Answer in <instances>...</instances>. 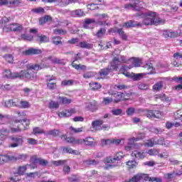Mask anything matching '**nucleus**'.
Listing matches in <instances>:
<instances>
[{
    "instance_id": "bb28decb",
    "label": "nucleus",
    "mask_w": 182,
    "mask_h": 182,
    "mask_svg": "<svg viewBox=\"0 0 182 182\" xmlns=\"http://www.w3.org/2000/svg\"><path fill=\"white\" fill-rule=\"evenodd\" d=\"M45 62H48V60H50L51 63H62V60L58 59L56 57L48 56L44 58Z\"/></svg>"
},
{
    "instance_id": "f704fd0d",
    "label": "nucleus",
    "mask_w": 182,
    "mask_h": 182,
    "mask_svg": "<svg viewBox=\"0 0 182 182\" xmlns=\"http://www.w3.org/2000/svg\"><path fill=\"white\" fill-rule=\"evenodd\" d=\"M163 89V81H159L153 85V90L155 92H160Z\"/></svg>"
},
{
    "instance_id": "37998d69",
    "label": "nucleus",
    "mask_w": 182,
    "mask_h": 182,
    "mask_svg": "<svg viewBox=\"0 0 182 182\" xmlns=\"http://www.w3.org/2000/svg\"><path fill=\"white\" fill-rule=\"evenodd\" d=\"M87 107L90 110H96L97 109V102L96 101L91 102L87 104Z\"/></svg>"
},
{
    "instance_id": "a211bd4d",
    "label": "nucleus",
    "mask_w": 182,
    "mask_h": 182,
    "mask_svg": "<svg viewBox=\"0 0 182 182\" xmlns=\"http://www.w3.org/2000/svg\"><path fill=\"white\" fill-rule=\"evenodd\" d=\"M181 35V33L178 31H166L163 33V36L164 38H178Z\"/></svg>"
},
{
    "instance_id": "cd10ccee",
    "label": "nucleus",
    "mask_w": 182,
    "mask_h": 182,
    "mask_svg": "<svg viewBox=\"0 0 182 182\" xmlns=\"http://www.w3.org/2000/svg\"><path fill=\"white\" fill-rule=\"evenodd\" d=\"M21 39L23 41H26V42H32V41L35 39V36H33L32 34L23 33L21 34Z\"/></svg>"
},
{
    "instance_id": "338daca9",
    "label": "nucleus",
    "mask_w": 182,
    "mask_h": 182,
    "mask_svg": "<svg viewBox=\"0 0 182 182\" xmlns=\"http://www.w3.org/2000/svg\"><path fill=\"white\" fill-rule=\"evenodd\" d=\"M124 156V155L123 154V152H118L114 158L117 161H119V160H122V158Z\"/></svg>"
},
{
    "instance_id": "603ef678",
    "label": "nucleus",
    "mask_w": 182,
    "mask_h": 182,
    "mask_svg": "<svg viewBox=\"0 0 182 182\" xmlns=\"http://www.w3.org/2000/svg\"><path fill=\"white\" fill-rule=\"evenodd\" d=\"M73 85V80H65L61 82V86H72Z\"/></svg>"
},
{
    "instance_id": "412c9836",
    "label": "nucleus",
    "mask_w": 182,
    "mask_h": 182,
    "mask_svg": "<svg viewBox=\"0 0 182 182\" xmlns=\"http://www.w3.org/2000/svg\"><path fill=\"white\" fill-rule=\"evenodd\" d=\"M53 21V18L49 15H46L43 17H41L38 19L39 25H45V23L48 22H52Z\"/></svg>"
},
{
    "instance_id": "39448f33",
    "label": "nucleus",
    "mask_w": 182,
    "mask_h": 182,
    "mask_svg": "<svg viewBox=\"0 0 182 182\" xmlns=\"http://www.w3.org/2000/svg\"><path fill=\"white\" fill-rule=\"evenodd\" d=\"M15 123H21L18 126L17 128H11V130L12 133H16L18 132H21V130H26L28 127H29V125L31 124V122L29 119H16Z\"/></svg>"
},
{
    "instance_id": "ea45409f",
    "label": "nucleus",
    "mask_w": 182,
    "mask_h": 182,
    "mask_svg": "<svg viewBox=\"0 0 182 182\" xmlns=\"http://www.w3.org/2000/svg\"><path fill=\"white\" fill-rule=\"evenodd\" d=\"M69 182H80V178L77 175H72L68 177Z\"/></svg>"
},
{
    "instance_id": "79ce46f5",
    "label": "nucleus",
    "mask_w": 182,
    "mask_h": 182,
    "mask_svg": "<svg viewBox=\"0 0 182 182\" xmlns=\"http://www.w3.org/2000/svg\"><path fill=\"white\" fill-rule=\"evenodd\" d=\"M83 164H85V166H92V165L95 166L96 164H99V162L95 159H92V160L88 159V160L84 161Z\"/></svg>"
},
{
    "instance_id": "864d4df0",
    "label": "nucleus",
    "mask_w": 182,
    "mask_h": 182,
    "mask_svg": "<svg viewBox=\"0 0 182 182\" xmlns=\"http://www.w3.org/2000/svg\"><path fill=\"white\" fill-rule=\"evenodd\" d=\"M133 62L132 64L135 66V68H139L141 65V60L136 58H132Z\"/></svg>"
},
{
    "instance_id": "6e6d98bb",
    "label": "nucleus",
    "mask_w": 182,
    "mask_h": 182,
    "mask_svg": "<svg viewBox=\"0 0 182 182\" xmlns=\"http://www.w3.org/2000/svg\"><path fill=\"white\" fill-rule=\"evenodd\" d=\"M20 107H21L23 109H28V107H31V105L28 101H23L21 100L20 102Z\"/></svg>"
},
{
    "instance_id": "774afa93",
    "label": "nucleus",
    "mask_w": 182,
    "mask_h": 182,
    "mask_svg": "<svg viewBox=\"0 0 182 182\" xmlns=\"http://www.w3.org/2000/svg\"><path fill=\"white\" fill-rule=\"evenodd\" d=\"M135 109L134 107H129L127 110V114L128 116H132V114H134Z\"/></svg>"
},
{
    "instance_id": "ddd939ff",
    "label": "nucleus",
    "mask_w": 182,
    "mask_h": 182,
    "mask_svg": "<svg viewBox=\"0 0 182 182\" xmlns=\"http://www.w3.org/2000/svg\"><path fill=\"white\" fill-rule=\"evenodd\" d=\"M143 23H137L133 20H129L122 24V28H126V29H130V28H141Z\"/></svg>"
},
{
    "instance_id": "72a5a7b5",
    "label": "nucleus",
    "mask_w": 182,
    "mask_h": 182,
    "mask_svg": "<svg viewBox=\"0 0 182 182\" xmlns=\"http://www.w3.org/2000/svg\"><path fill=\"white\" fill-rule=\"evenodd\" d=\"M30 165H25L23 166H19L18 168V174H19V176H23V174H25V173H26V170H28V167H29Z\"/></svg>"
},
{
    "instance_id": "dca6fc26",
    "label": "nucleus",
    "mask_w": 182,
    "mask_h": 182,
    "mask_svg": "<svg viewBox=\"0 0 182 182\" xmlns=\"http://www.w3.org/2000/svg\"><path fill=\"white\" fill-rule=\"evenodd\" d=\"M41 53H42V50L36 48H30L23 51V55H25L26 56H30L31 55H41Z\"/></svg>"
},
{
    "instance_id": "3c124183",
    "label": "nucleus",
    "mask_w": 182,
    "mask_h": 182,
    "mask_svg": "<svg viewBox=\"0 0 182 182\" xmlns=\"http://www.w3.org/2000/svg\"><path fill=\"white\" fill-rule=\"evenodd\" d=\"M116 158L108 156L105 159V163H107L109 164H113V163H116Z\"/></svg>"
},
{
    "instance_id": "0eeeda50",
    "label": "nucleus",
    "mask_w": 182,
    "mask_h": 182,
    "mask_svg": "<svg viewBox=\"0 0 182 182\" xmlns=\"http://www.w3.org/2000/svg\"><path fill=\"white\" fill-rule=\"evenodd\" d=\"M0 156L1 158V164H4V163H8V161H16L19 159L26 158V155H20L18 157H16L11 154V153L0 154Z\"/></svg>"
},
{
    "instance_id": "4be33fe9",
    "label": "nucleus",
    "mask_w": 182,
    "mask_h": 182,
    "mask_svg": "<svg viewBox=\"0 0 182 182\" xmlns=\"http://www.w3.org/2000/svg\"><path fill=\"white\" fill-rule=\"evenodd\" d=\"M102 124H103V120H95L92 122V127L95 130H102Z\"/></svg>"
},
{
    "instance_id": "c85d7f7f",
    "label": "nucleus",
    "mask_w": 182,
    "mask_h": 182,
    "mask_svg": "<svg viewBox=\"0 0 182 182\" xmlns=\"http://www.w3.org/2000/svg\"><path fill=\"white\" fill-rule=\"evenodd\" d=\"M72 113H74L73 109H68L61 112L58 114L59 117H70Z\"/></svg>"
},
{
    "instance_id": "8fccbe9b",
    "label": "nucleus",
    "mask_w": 182,
    "mask_h": 182,
    "mask_svg": "<svg viewBox=\"0 0 182 182\" xmlns=\"http://www.w3.org/2000/svg\"><path fill=\"white\" fill-rule=\"evenodd\" d=\"M31 11L33 12V14H45V9L43 7L33 9Z\"/></svg>"
},
{
    "instance_id": "052dcab7",
    "label": "nucleus",
    "mask_w": 182,
    "mask_h": 182,
    "mask_svg": "<svg viewBox=\"0 0 182 182\" xmlns=\"http://www.w3.org/2000/svg\"><path fill=\"white\" fill-rule=\"evenodd\" d=\"M114 89H117V90H124L125 89H127V85L118 84L114 86Z\"/></svg>"
},
{
    "instance_id": "bf43d9fd",
    "label": "nucleus",
    "mask_w": 182,
    "mask_h": 182,
    "mask_svg": "<svg viewBox=\"0 0 182 182\" xmlns=\"http://www.w3.org/2000/svg\"><path fill=\"white\" fill-rule=\"evenodd\" d=\"M112 114H114V116H120V114H122V113H123V109H112Z\"/></svg>"
},
{
    "instance_id": "e2e57ef3",
    "label": "nucleus",
    "mask_w": 182,
    "mask_h": 182,
    "mask_svg": "<svg viewBox=\"0 0 182 182\" xmlns=\"http://www.w3.org/2000/svg\"><path fill=\"white\" fill-rule=\"evenodd\" d=\"M70 130L73 132L74 133H82L83 132V127L80 128H75L73 127H70Z\"/></svg>"
},
{
    "instance_id": "a878e982",
    "label": "nucleus",
    "mask_w": 182,
    "mask_h": 182,
    "mask_svg": "<svg viewBox=\"0 0 182 182\" xmlns=\"http://www.w3.org/2000/svg\"><path fill=\"white\" fill-rule=\"evenodd\" d=\"M71 15L74 16V18H82V16H85V13L81 9H77L73 11Z\"/></svg>"
},
{
    "instance_id": "de8ad7c7",
    "label": "nucleus",
    "mask_w": 182,
    "mask_h": 182,
    "mask_svg": "<svg viewBox=\"0 0 182 182\" xmlns=\"http://www.w3.org/2000/svg\"><path fill=\"white\" fill-rule=\"evenodd\" d=\"M63 153H69V154H76V151L72 149V148L69 147H63Z\"/></svg>"
},
{
    "instance_id": "2eb2a0df",
    "label": "nucleus",
    "mask_w": 182,
    "mask_h": 182,
    "mask_svg": "<svg viewBox=\"0 0 182 182\" xmlns=\"http://www.w3.org/2000/svg\"><path fill=\"white\" fill-rule=\"evenodd\" d=\"M139 4H140V1L135 0L133 4H126L125 8L127 9H130V8H132L133 11H141V7L139 6Z\"/></svg>"
},
{
    "instance_id": "1a4fd4ad",
    "label": "nucleus",
    "mask_w": 182,
    "mask_h": 182,
    "mask_svg": "<svg viewBox=\"0 0 182 182\" xmlns=\"http://www.w3.org/2000/svg\"><path fill=\"white\" fill-rule=\"evenodd\" d=\"M10 140L12 143L9 145V147H11L12 149L19 147V146H22V144H23V136H10Z\"/></svg>"
},
{
    "instance_id": "13d9d810",
    "label": "nucleus",
    "mask_w": 182,
    "mask_h": 182,
    "mask_svg": "<svg viewBox=\"0 0 182 182\" xmlns=\"http://www.w3.org/2000/svg\"><path fill=\"white\" fill-rule=\"evenodd\" d=\"M127 166H129V168H134L137 166V162L135 161H129L127 162Z\"/></svg>"
},
{
    "instance_id": "5fc2aeb1",
    "label": "nucleus",
    "mask_w": 182,
    "mask_h": 182,
    "mask_svg": "<svg viewBox=\"0 0 182 182\" xmlns=\"http://www.w3.org/2000/svg\"><path fill=\"white\" fill-rule=\"evenodd\" d=\"M138 89L140 90H147V89H149V84L140 82L138 84Z\"/></svg>"
},
{
    "instance_id": "69168bd1",
    "label": "nucleus",
    "mask_w": 182,
    "mask_h": 182,
    "mask_svg": "<svg viewBox=\"0 0 182 182\" xmlns=\"http://www.w3.org/2000/svg\"><path fill=\"white\" fill-rule=\"evenodd\" d=\"M173 116H174L175 120H178L179 119H181L182 114L180 111H177L174 112Z\"/></svg>"
},
{
    "instance_id": "c9c22d12",
    "label": "nucleus",
    "mask_w": 182,
    "mask_h": 182,
    "mask_svg": "<svg viewBox=\"0 0 182 182\" xmlns=\"http://www.w3.org/2000/svg\"><path fill=\"white\" fill-rule=\"evenodd\" d=\"M144 146H145V147H153L154 146H156V139L151 138L147 140L146 142L144 144Z\"/></svg>"
},
{
    "instance_id": "58836bf2",
    "label": "nucleus",
    "mask_w": 182,
    "mask_h": 182,
    "mask_svg": "<svg viewBox=\"0 0 182 182\" xmlns=\"http://www.w3.org/2000/svg\"><path fill=\"white\" fill-rule=\"evenodd\" d=\"M71 65H72L73 68H74L77 70H79V69H80L81 70H86V65H80V64L77 65V64L75 63V60L72 63Z\"/></svg>"
},
{
    "instance_id": "c756f323",
    "label": "nucleus",
    "mask_w": 182,
    "mask_h": 182,
    "mask_svg": "<svg viewBox=\"0 0 182 182\" xmlns=\"http://www.w3.org/2000/svg\"><path fill=\"white\" fill-rule=\"evenodd\" d=\"M65 141L70 144H80V143H82V141H80V139H75L73 136L68 137Z\"/></svg>"
},
{
    "instance_id": "b1692460",
    "label": "nucleus",
    "mask_w": 182,
    "mask_h": 182,
    "mask_svg": "<svg viewBox=\"0 0 182 182\" xmlns=\"http://www.w3.org/2000/svg\"><path fill=\"white\" fill-rule=\"evenodd\" d=\"M80 140L81 141L80 144H85V146H92L95 141V139L90 136Z\"/></svg>"
},
{
    "instance_id": "c03bdc74",
    "label": "nucleus",
    "mask_w": 182,
    "mask_h": 182,
    "mask_svg": "<svg viewBox=\"0 0 182 182\" xmlns=\"http://www.w3.org/2000/svg\"><path fill=\"white\" fill-rule=\"evenodd\" d=\"M33 134L36 136V134H45V130L40 127H34L33 129Z\"/></svg>"
},
{
    "instance_id": "393cba45",
    "label": "nucleus",
    "mask_w": 182,
    "mask_h": 182,
    "mask_svg": "<svg viewBox=\"0 0 182 182\" xmlns=\"http://www.w3.org/2000/svg\"><path fill=\"white\" fill-rule=\"evenodd\" d=\"M156 145L159 144L160 146H164V147H168L170 141L164 139V138H160L155 141Z\"/></svg>"
},
{
    "instance_id": "a18cd8bd",
    "label": "nucleus",
    "mask_w": 182,
    "mask_h": 182,
    "mask_svg": "<svg viewBox=\"0 0 182 182\" xmlns=\"http://www.w3.org/2000/svg\"><path fill=\"white\" fill-rule=\"evenodd\" d=\"M49 109H59V102L55 101H50L48 104Z\"/></svg>"
},
{
    "instance_id": "f03ea898",
    "label": "nucleus",
    "mask_w": 182,
    "mask_h": 182,
    "mask_svg": "<svg viewBox=\"0 0 182 182\" xmlns=\"http://www.w3.org/2000/svg\"><path fill=\"white\" fill-rule=\"evenodd\" d=\"M136 16H141L143 18L142 25L149 26L150 25H163L166 20L159 17L155 11H148L145 14H136Z\"/></svg>"
},
{
    "instance_id": "49530a36",
    "label": "nucleus",
    "mask_w": 182,
    "mask_h": 182,
    "mask_svg": "<svg viewBox=\"0 0 182 182\" xmlns=\"http://www.w3.org/2000/svg\"><path fill=\"white\" fill-rule=\"evenodd\" d=\"M53 32L55 35H66L68 33V31L63 28H55Z\"/></svg>"
},
{
    "instance_id": "aec40b11",
    "label": "nucleus",
    "mask_w": 182,
    "mask_h": 182,
    "mask_svg": "<svg viewBox=\"0 0 182 182\" xmlns=\"http://www.w3.org/2000/svg\"><path fill=\"white\" fill-rule=\"evenodd\" d=\"M146 116L148 119H159V117H160V112L149 110L147 111Z\"/></svg>"
},
{
    "instance_id": "473e14b6",
    "label": "nucleus",
    "mask_w": 182,
    "mask_h": 182,
    "mask_svg": "<svg viewBox=\"0 0 182 182\" xmlns=\"http://www.w3.org/2000/svg\"><path fill=\"white\" fill-rule=\"evenodd\" d=\"M60 134V131L58 129H51L46 132L47 136H53V137H56V136H59Z\"/></svg>"
},
{
    "instance_id": "4468645a",
    "label": "nucleus",
    "mask_w": 182,
    "mask_h": 182,
    "mask_svg": "<svg viewBox=\"0 0 182 182\" xmlns=\"http://www.w3.org/2000/svg\"><path fill=\"white\" fill-rule=\"evenodd\" d=\"M126 96L129 97V94L126 92H120L114 93V97L115 98L114 100V102L115 103H119V102H122V100H127L128 98H127Z\"/></svg>"
},
{
    "instance_id": "2f4dec72",
    "label": "nucleus",
    "mask_w": 182,
    "mask_h": 182,
    "mask_svg": "<svg viewBox=\"0 0 182 182\" xmlns=\"http://www.w3.org/2000/svg\"><path fill=\"white\" fill-rule=\"evenodd\" d=\"M106 35V28H100L97 32L95 33L96 38H98L99 39H102Z\"/></svg>"
},
{
    "instance_id": "4c0bfd02",
    "label": "nucleus",
    "mask_w": 182,
    "mask_h": 182,
    "mask_svg": "<svg viewBox=\"0 0 182 182\" xmlns=\"http://www.w3.org/2000/svg\"><path fill=\"white\" fill-rule=\"evenodd\" d=\"M90 87L91 90H99L102 85L99 82H90Z\"/></svg>"
},
{
    "instance_id": "f257e3e1",
    "label": "nucleus",
    "mask_w": 182,
    "mask_h": 182,
    "mask_svg": "<svg viewBox=\"0 0 182 182\" xmlns=\"http://www.w3.org/2000/svg\"><path fill=\"white\" fill-rule=\"evenodd\" d=\"M127 62V60L126 59V57L124 55H117V56L114 57L110 63V65H108L107 68L101 69L100 70V75L102 77H106L109 73H112V72H114V70H117L119 68V73H122V75H124L127 76V77H130V73L127 72L124 68L126 65L122 64V63H126Z\"/></svg>"
},
{
    "instance_id": "a19ab883",
    "label": "nucleus",
    "mask_w": 182,
    "mask_h": 182,
    "mask_svg": "<svg viewBox=\"0 0 182 182\" xmlns=\"http://www.w3.org/2000/svg\"><path fill=\"white\" fill-rule=\"evenodd\" d=\"M146 137V134L144 133H138L136 137H132V141H139V140H143Z\"/></svg>"
},
{
    "instance_id": "9d476101",
    "label": "nucleus",
    "mask_w": 182,
    "mask_h": 182,
    "mask_svg": "<svg viewBox=\"0 0 182 182\" xmlns=\"http://www.w3.org/2000/svg\"><path fill=\"white\" fill-rule=\"evenodd\" d=\"M144 69L148 70V72H146L144 74L143 73L136 74L135 76L136 79H140V77H143V75H154L156 73V70L153 67V63H151L145 64L144 65Z\"/></svg>"
},
{
    "instance_id": "680f3d73",
    "label": "nucleus",
    "mask_w": 182,
    "mask_h": 182,
    "mask_svg": "<svg viewBox=\"0 0 182 182\" xmlns=\"http://www.w3.org/2000/svg\"><path fill=\"white\" fill-rule=\"evenodd\" d=\"M78 42H79L78 38H73L68 41V43H69V45H76L77 44Z\"/></svg>"
},
{
    "instance_id": "f3484780",
    "label": "nucleus",
    "mask_w": 182,
    "mask_h": 182,
    "mask_svg": "<svg viewBox=\"0 0 182 182\" xmlns=\"http://www.w3.org/2000/svg\"><path fill=\"white\" fill-rule=\"evenodd\" d=\"M33 160L34 163L40 164V166H42L43 167H46L49 162L46 159H43L42 158H38L37 156H33Z\"/></svg>"
},
{
    "instance_id": "5701e85b",
    "label": "nucleus",
    "mask_w": 182,
    "mask_h": 182,
    "mask_svg": "<svg viewBox=\"0 0 182 182\" xmlns=\"http://www.w3.org/2000/svg\"><path fill=\"white\" fill-rule=\"evenodd\" d=\"M52 42H53V45H55L56 46H58V45H59L60 46H62V45H63V40L62 37H60L59 36L53 37Z\"/></svg>"
},
{
    "instance_id": "6e6552de",
    "label": "nucleus",
    "mask_w": 182,
    "mask_h": 182,
    "mask_svg": "<svg viewBox=\"0 0 182 182\" xmlns=\"http://www.w3.org/2000/svg\"><path fill=\"white\" fill-rule=\"evenodd\" d=\"M4 30L6 32H22L23 26L18 23H12L4 26Z\"/></svg>"
},
{
    "instance_id": "7c9ffc66",
    "label": "nucleus",
    "mask_w": 182,
    "mask_h": 182,
    "mask_svg": "<svg viewBox=\"0 0 182 182\" xmlns=\"http://www.w3.org/2000/svg\"><path fill=\"white\" fill-rule=\"evenodd\" d=\"M117 33L121 38V39H122V41H127V38H128L127 34H126V33L124 32L122 28H117Z\"/></svg>"
},
{
    "instance_id": "f8f14e48",
    "label": "nucleus",
    "mask_w": 182,
    "mask_h": 182,
    "mask_svg": "<svg viewBox=\"0 0 182 182\" xmlns=\"http://www.w3.org/2000/svg\"><path fill=\"white\" fill-rule=\"evenodd\" d=\"M21 75V73L11 72V70H6L3 73V77L5 79H19Z\"/></svg>"
},
{
    "instance_id": "7ed1b4c3",
    "label": "nucleus",
    "mask_w": 182,
    "mask_h": 182,
    "mask_svg": "<svg viewBox=\"0 0 182 182\" xmlns=\"http://www.w3.org/2000/svg\"><path fill=\"white\" fill-rule=\"evenodd\" d=\"M46 68L45 65L41 64H31L27 66V70L26 71L21 70L20 73L21 76L18 77V79H22V77H26V79H29L32 80L36 77V73L39 69H44Z\"/></svg>"
},
{
    "instance_id": "0e129e2a",
    "label": "nucleus",
    "mask_w": 182,
    "mask_h": 182,
    "mask_svg": "<svg viewBox=\"0 0 182 182\" xmlns=\"http://www.w3.org/2000/svg\"><path fill=\"white\" fill-rule=\"evenodd\" d=\"M164 132V129L161 128H154L152 129V132L155 133V134H161Z\"/></svg>"
},
{
    "instance_id": "9b49d317",
    "label": "nucleus",
    "mask_w": 182,
    "mask_h": 182,
    "mask_svg": "<svg viewBox=\"0 0 182 182\" xmlns=\"http://www.w3.org/2000/svg\"><path fill=\"white\" fill-rule=\"evenodd\" d=\"M56 77L55 75H46V83H47V87L50 90H55L56 89Z\"/></svg>"
},
{
    "instance_id": "6ab92c4d",
    "label": "nucleus",
    "mask_w": 182,
    "mask_h": 182,
    "mask_svg": "<svg viewBox=\"0 0 182 182\" xmlns=\"http://www.w3.org/2000/svg\"><path fill=\"white\" fill-rule=\"evenodd\" d=\"M180 176H182V171H173L172 173H166L165 175V178L171 180V178H176V177H180Z\"/></svg>"
},
{
    "instance_id": "09e8293b",
    "label": "nucleus",
    "mask_w": 182,
    "mask_h": 182,
    "mask_svg": "<svg viewBox=\"0 0 182 182\" xmlns=\"http://www.w3.org/2000/svg\"><path fill=\"white\" fill-rule=\"evenodd\" d=\"M51 163L58 167L59 166H63V164H65L66 160L53 161Z\"/></svg>"
},
{
    "instance_id": "4d7b16f0",
    "label": "nucleus",
    "mask_w": 182,
    "mask_h": 182,
    "mask_svg": "<svg viewBox=\"0 0 182 182\" xmlns=\"http://www.w3.org/2000/svg\"><path fill=\"white\" fill-rule=\"evenodd\" d=\"M12 21H14V17L11 18V17L4 16V17L1 18V23H9V22H12Z\"/></svg>"
},
{
    "instance_id": "20e7f679",
    "label": "nucleus",
    "mask_w": 182,
    "mask_h": 182,
    "mask_svg": "<svg viewBox=\"0 0 182 182\" xmlns=\"http://www.w3.org/2000/svg\"><path fill=\"white\" fill-rule=\"evenodd\" d=\"M30 33H33L34 36V41L41 45V43H48L49 42V37L46 35L38 34V29L36 28H31L29 30Z\"/></svg>"
},
{
    "instance_id": "e433bc0d",
    "label": "nucleus",
    "mask_w": 182,
    "mask_h": 182,
    "mask_svg": "<svg viewBox=\"0 0 182 182\" xmlns=\"http://www.w3.org/2000/svg\"><path fill=\"white\" fill-rule=\"evenodd\" d=\"M90 23H96V20L95 18H85L84 21V28L88 29Z\"/></svg>"
},
{
    "instance_id": "423d86ee",
    "label": "nucleus",
    "mask_w": 182,
    "mask_h": 182,
    "mask_svg": "<svg viewBox=\"0 0 182 182\" xmlns=\"http://www.w3.org/2000/svg\"><path fill=\"white\" fill-rule=\"evenodd\" d=\"M147 154L149 156H157L159 152L156 149H149L147 153L143 151H135L131 154L132 157H135V159H144Z\"/></svg>"
}]
</instances>
